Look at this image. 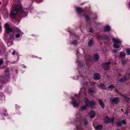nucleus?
I'll return each mask as SVG.
<instances>
[{
    "label": "nucleus",
    "instance_id": "nucleus-1",
    "mask_svg": "<svg viewBox=\"0 0 130 130\" xmlns=\"http://www.w3.org/2000/svg\"><path fill=\"white\" fill-rule=\"evenodd\" d=\"M22 6L20 4L16 5L13 6L12 8L11 14L13 18V22H15L17 24H18L20 21V20L17 17H19L20 18H24L27 16L28 14L27 13L23 11L19 12Z\"/></svg>",
    "mask_w": 130,
    "mask_h": 130
},
{
    "label": "nucleus",
    "instance_id": "nucleus-2",
    "mask_svg": "<svg viewBox=\"0 0 130 130\" xmlns=\"http://www.w3.org/2000/svg\"><path fill=\"white\" fill-rule=\"evenodd\" d=\"M83 115L82 114L78 113L75 116V120L76 121H79L77 123L76 127L75 130H85L82 128V124L83 123L85 125H87L88 123L87 120L85 118L83 119Z\"/></svg>",
    "mask_w": 130,
    "mask_h": 130
},
{
    "label": "nucleus",
    "instance_id": "nucleus-3",
    "mask_svg": "<svg viewBox=\"0 0 130 130\" xmlns=\"http://www.w3.org/2000/svg\"><path fill=\"white\" fill-rule=\"evenodd\" d=\"M76 62L78 63V65L79 67V72L81 74H83L85 73H86L87 70L86 69H84L83 65V63L82 61H80L78 59H77Z\"/></svg>",
    "mask_w": 130,
    "mask_h": 130
},
{
    "label": "nucleus",
    "instance_id": "nucleus-4",
    "mask_svg": "<svg viewBox=\"0 0 130 130\" xmlns=\"http://www.w3.org/2000/svg\"><path fill=\"white\" fill-rule=\"evenodd\" d=\"M112 41L114 43L113 46L116 48H119L120 46V44L121 43V41L119 39L113 38Z\"/></svg>",
    "mask_w": 130,
    "mask_h": 130
},
{
    "label": "nucleus",
    "instance_id": "nucleus-5",
    "mask_svg": "<svg viewBox=\"0 0 130 130\" xmlns=\"http://www.w3.org/2000/svg\"><path fill=\"white\" fill-rule=\"evenodd\" d=\"M13 35H11L10 37L5 40L8 46H10L12 45L13 42Z\"/></svg>",
    "mask_w": 130,
    "mask_h": 130
},
{
    "label": "nucleus",
    "instance_id": "nucleus-6",
    "mask_svg": "<svg viewBox=\"0 0 130 130\" xmlns=\"http://www.w3.org/2000/svg\"><path fill=\"white\" fill-rule=\"evenodd\" d=\"M72 99V101L71 103H72L73 104L74 107H78V104L79 102L78 101V98L77 96H75L74 97H73Z\"/></svg>",
    "mask_w": 130,
    "mask_h": 130
},
{
    "label": "nucleus",
    "instance_id": "nucleus-7",
    "mask_svg": "<svg viewBox=\"0 0 130 130\" xmlns=\"http://www.w3.org/2000/svg\"><path fill=\"white\" fill-rule=\"evenodd\" d=\"M14 32H19L20 34H17L15 35V36L16 38H19L20 36V34L22 35L23 33L19 29L18 27H14L13 29Z\"/></svg>",
    "mask_w": 130,
    "mask_h": 130
},
{
    "label": "nucleus",
    "instance_id": "nucleus-8",
    "mask_svg": "<svg viewBox=\"0 0 130 130\" xmlns=\"http://www.w3.org/2000/svg\"><path fill=\"white\" fill-rule=\"evenodd\" d=\"M114 120V117H111L109 118L108 117H106L105 119V124H107L109 122L113 123Z\"/></svg>",
    "mask_w": 130,
    "mask_h": 130
},
{
    "label": "nucleus",
    "instance_id": "nucleus-9",
    "mask_svg": "<svg viewBox=\"0 0 130 130\" xmlns=\"http://www.w3.org/2000/svg\"><path fill=\"white\" fill-rule=\"evenodd\" d=\"M4 26L5 28V30L7 33L11 32L12 31V29L10 27L9 25L8 24H5Z\"/></svg>",
    "mask_w": 130,
    "mask_h": 130
},
{
    "label": "nucleus",
    "instance_id": "nucleus-10",
    "mask_svg": "<svg viewBox=\"0 0 130 130\" xmlns=\"http://www.w3.org/2000/svg\"><path fill=\"white\" fill-rule=\"evenodd\" d=\"M6 51L5 47L4 45L3 44H1L0 45V52L1 54L4 53Z\"/></svg>",
    "mask_w": 130,
    "mask_h": 130
},
{
    "label": "nucleus",
    "instance_id": "nucleus-11",
    "mask_svg": "<svg viewBox=\"0 0 130 130\" xmlns=\"http://www.w3.org/2000/svg\"><path fill=\"white\" fill-rule=\"evenodd\" d=\"M130 77V75L128 74H127L124 76V78L120 79L119 81L121 82H124Z\"/></svg>",
    "mask_w": 130,
    "mask_h": 130
},
{
    "label": "nucleus",
    "instance_id": "nucleus-12",
    "mask_svg": "<svg viewBox=\"0 0 130 130\" xmlns=\"http://www.w3.org/2000/svg\"><path fill=\"white\" fill-rule=\"evenodd\" d=\"M110 63V62H105L102 64V66L105 69H108L109 68V64Z\"/></svg>",
    "mask_w": 130,
    "mask_h": 130
},
{
    "label": "nucleus",
    "instance_id": "nucleus-13",
    "mask_svg": "<svg viewBox=\"0 0 130 130\" xmlns=\"http://www.w3.org/2000/svg\"><path fill=\"white\" fill-rule=\"evenodd\" d=\"M110 100L112 102V103H114L115 104H118L119 103L120 99L118 97H117L111 100Z\"/></svg>",
    "mask_w": 130,
    "mask_h": 130
},
{
    "label": "nucleus",
    "instance_id": "nucleus-14",
    "mask_svg": "<svg viewBox=\"0 0 130 130\" xmlns=\"http://www.w3.org/2000/svg\"><path fill=\"white\" fill-rule=\"evenodd\" d=\"M93 77V79L95 80H99L101 79L100 75L97 73L94 74Z\"/></svg>",
    "mask_w": 130,
    "mask_h": 130
},
{
    "label": "nucleus",
    "instance_id": "nucleus-15",
    "mask_svg": "<svg viewBox=\"0 0 130 130\" xmlns=\"http://www.w3.org/2000/svg\"><path fill=\"white\" fill-rule=\"evenodd\" d=\"M99 58V54L98 53H96L93 56V60L94 61H96L98 60Z\"/></svg>",
    "mask_w": 130,
    "mask_h": 130
},
{
    "label": "nucleus",
    "instance_id": "nucleus-16",
    "mask_svg": "<svg viewBox=\"0 0 130 130\" xmlns=\"http://www.w3.org/2000/svg\"><path fill=\"white\" fill-rule=\"evenodd\" d=\"M96 89L94 87L89 88L88 90V92L89 94L92 93L94 92Z\"/></svg>",
    "mask_w": 130,
    "mask_h": 130
},
{
    "label": "nucleus",
    "instance_id": "nucleus-17",
    "mask_svg": "<svg viewBox=\"0 0 130 130\" xmlns=\"http://www.w3.org/2000/svg\"><path fill=\"white\" fill-rule=\"evenodd\" d=\"M98 86L100 88L104 89H107V88L105 86L103 83H101L98 85Z\"/></svg>",
    "mask_w": 130,
    "mask_h": 130
},
{
    "label": "nucleus",
    "instance_id": "nucleus-18",
    "mask_svg": "<svg viewBox=\"0 0 130 130\" xmlns=\"http://www.w3.org/2000/svg\"><path fill=\"white\" fill-rule=\"evenodd\" d=\"M115 87L114 85L112 84H111L107 88V89L108 90L111 91Z\"/></svg>",
    "mask_w": 130,
    "mask_h": 130
},
{
    "label": "nucleus",
    "instance_id": "nucleus-19",
    "mask_svg": "<svg viewBox=\"0 0 130 130\" xmlns=\"http://www.w3.org/2000/svg\"><path fill=\"white\" fill-rule=\"evenodd\" d=\"M98 101L101 106L102 108H104V104L103 103L102 100L99 99L98 100Z\"/></svg>",
    "mask_w": 130,
    "mask_h": 130
},
{
    "label": "nucleus",
    "instance_id": "nucleus-20",
    "mask_svg": "<svg viewBox=\"0 0 130 130\" xmlns=\"http://www.w3.org/2000/svg\"><path fill=\"white\" fill-rule=\"evenodd\" d=\"M95 114L94 111H91L90 113V118H93L95 116Z\"/></svg>",
    "mask_w": 130,
    "mask_h": 130
},
{
    "label": "nucleus",
    "instance_id": "nucleus-21",
    "mask_svg": "<svg viewBox=\"0 0 130 130\" xmlns=\"http://www.w3.org/2000/svg\"><path fill=\"white\" fill-rule=\"evenodd\" d=\"M95 128L96 130L101 129L103 128V126L101 125H98L95 127Z\"/></svg>",
    "mask_w": 130,
    "mask_h": 130
},
{
    "label": "nucleus",
    "instance_id": "nucleus-22",
    "mask_svg": "<svg viewBox=\"0 0 130 130\" xmlns=\"http://www.w3.org/2000/svg\"><path fill=\"white\" fill-rule=\"evenodd\" d=\"M5 96L4 94L0 92V100H3L5 99Z\"/></svg>",
    "mask_w": 130,
    "mask_h": 130
},
{
    "label": "nucleus",
    "instance_id": "nucleus-23",
    "mask_svg": "<svg viewBox=\"0 0 130 130\" xmlns=\"http://www.w3.org/2000/svg\"><path fill=\"white\" fill-rule=\"evenodd\" d=\"M93 44V41L91 39L88 42V45L90 47L92 46Z\"/></svg>",
    "mask_w": 130,
    "mask_h": 130
},
{
    "label": "nucleus",
    "instance_id": "nucleus-24",
    "mask_svg": "<svg viewBox=\"0 0 130 130\" xmlns=\"http://www.w3.org/2000/svg\"><path fill=\"white\" fill-rule=\"evenodd\" d=\"M10 76V75H5L4 77V80H6V81H7L8 80V79L9 78Z\"/></svg>",
    "mask_w": 130,
    "mask_h": 130
},
{
    "label": "nucleus",
    "instance_id": "nucleus-25",
    "mask_svg": "<svg viewBox=\"0 0 130 130\" xmlns=\"http://www.w3.org/2000/svg\"><path fill=\"white\" fill-rule=\"evenodd\" d=\"M111 30L110 27L109 26H107L105 27L104 28V31H109Z\"/></svg>",
    "mask_w": 130,
    "mask_h": 130
},
{
    "label": "nucleus",
    "instance_id": "nucleus-26",
    "mask_svg": "<svg viewBox=\"0 0 130 130\" xmlns=\"http://www.w3.org/2000/svg\"><path fill=\"white\" fill-rule=\"evenodd\" d=\"M84 102L86 104V105L88 106L89 105V101L87 98H85Z\"/></svg>",
    "mask_w": 130,
    "mask_h": 130
},
{
    "label": "nucleus",
    "instance_id": "nucleus-27",
    "mask_svg": "<svg viewBox=\"0 0 130 130\" xmlns=\"http://www.w3.org/2000/svg\"><path fill=\"white\" fill-rule=\"evenodd\" d=\"M76 9L78 13L81 12L83 10L81 8L79 7H76Z\"/></svg>",
    "mask_w": 130,
    "mask_h": 130
},
{
    "label": "nucleus",
    "instance_id": "nucleus-28",
    "mask_svg": "<svg viewBox=\"0 0 130 130\" xmlns=\"http://www.w3.org/2000/svg\"><path fill=\"white\" fill-rule=\"evenodd\" d=\"M95 105V103L93 101H91L90 102V105L91 107H94Z\"/></svg>",
    "mask_w": 130,
    "mask_h": 130
},
{
    "label": "nucleus",
    "instance_id": "nucleus-29",
    "mask_svg": "<svg viewBox=\"0 0 130 130\" xmlns=\"http://www.w3.org/2000/svg\"><path fill=\"white\" fill-rule=\"evenodd\" d=\"M88 106L87 105H85V106L82 107L79 109V110L80 111H83L86 109L87 107Z\"/></svg>",
    "mask_w": 130,
    "mask_h": 130
},
{
    "label": "nucleus",
    "instance_id": "nucleus-30",
    "mask_svg": "<svg viewBox=\"0 0 130 130\" xmlns=\"http://www.w3.org/2000/svg\"><path fill=\"white\" fill-rule=\"evenodd\" d=\"M125 54L121 52L119 55V57L121 58H122L125 56Z\"/></svg>",
    "mask_w": 130,
    "mask_h": 130
},
{
    "label": "nucleus",
    "instance_id": "nucleus-31",
    "mask_svg": "<svg viewBox=\"0 0 130 130\" xmlns=\"http://www.w3.org/2000/svg\"><path fill=\"white\" fill-rule=\"evenodd\" d=\"M92 57L90 56H86L85 57V58L86 59L89 60H92Z\"/></svg>",
    "mask_w": 130,
    "mask_h": 130
},
{
    "label": "nucleus",
    "instance_id": "nucleus-32",
    "mask_svg": "<svg viewBox=\"0 0 130 130\" xmlns=\"http://www.w3.org/2000/svg\"><path fill=\"white\" fill-rule=\"evenodd\" d=\"M124 99L127 102H128L129 101V99L128 97H124Z\"/></svg>",
    "mask_w": 130,
    "mask_h": 130
},
{
    "label": "nucleus",
    "instance_id": "nucleus-33",
    "mask_svg": "<svg viewBox=\"0 0 130 130\" xmlns=\"http://www.w3.org/2000/svg\"><path fill=\"white\" fill-rule=\"evenodd\" d=\"M122 124H123L124 125H125L126 124V120L125 119L123 120H122L121 121Z\"/></svg>",
    "mask_w": 130,
    "mask_h": 130
},
{
    "label": "nucleus",
    "instance_id": "nucleus-34",
    "mask_svg": "<svg viewBox=\"0 0 130 130\" xmlns=\"http://www.w3.org/2000/svg\"><path fill=\"white\" fill-rule=\"evenodd\" d=\"M126 52L127 54L128 55H130V49L127 48L126 50Z\"/></svg>",
    "mask_w": 130,
    "mask_h": 130
},
{
    "label": "nucleus",
    "instance_id": "nucleus-35",
    "mask_svg": "<svg viewBox=\"0 0 130 130\" xmlns=\"http://www.w3.org/2000/svg\"><path fill=\"white\" fill-rule=\"evenodd\" d=\"M117 126H121L122 125V124L121 123V121H119L118 122L117 124Z\"/></svg>",
    "mask_w": 130,
    "mask_h": 130
},
{
    "label": "nucleus",
    "instance_id": "nucleus-36",
    "mask_svg": "<svg viewBox=\"0 0 130 130\" xmlns=\"http://www.w3.org/2000/svg\"><path fill=\"white\" fill-rule=\"evenodd\" d=\"M85 17L87 21L88 22L89 20V17L88 15H86L85 16Z\"/></svg>",
    "mask_w": 130,
    "mask_h": 130
},
{
    "label": "nucleus",
    "instance_id": "nucleus-37",
    "mask_svg": "<svg viewBox=\"0 0 130 130\" xmlns=\"http://www.w3.org/2000/svg\"><path fill=\"white\" fill-rule=\"evenodd\" d=\"M104 37L107 40H109V39L108 36L106 35H104Z\"/></svg>",
    "mask_w": 130,
    "mask_h": 130
},
{
    "label": "nucleus",
    "instance_id": "nucleus-38",
    "mask_svg": "<svg viewBox=\"0 0 130 130\" xmlns=\"http://www.w3.org/2000/svg\"><path fill=\"white\" fill-rule=\"evenodd\" d=\"M78 43L77 41L76 40H74L73 41V42L71 43V44H74L76 45Z\"/></svg>",
    "mask_w": 130,
    "mask_h": 130
},
{
    "label": "nucleus",
    "instance_id": "nucleus-39",
    "mask_svg": "<svg viewBox=\"0 0 130 130\" xmlns=\"http://www.w3.org/2000/svg\"><path fill=\"white\" fill-rule=\"evenodd\" d=\"M3 60L2 58H0V65H1L3 63Z\"/></svg>",
    "mask_w": 130,
    "mask_h": 130
},
{
    "label": "nucleus",
    "instance_id": "nucleus-40",
    "mask_svg": "<svg viewBox=\"0 0 130 130\" xmlns=\"http://www.w3.org/2000/svg\"><path fill=\"white\" fill-rule=\"evenodd\" d=\"M11 50L13 51V52L12 53V55H14L15 54V51H14V50L12 48L11 49Z\"/></svg>",
    "mask_w": 130,
    "mask_h": 130
},
{
    "label": "nucleus",
    "instance_id": "nucleus-41",
    "mask_svg": "<svg viewBox=\"0 0 130 130\" xmlns=\"http://www.w3.org/2000/svg\"><path fill=\"white\" fill-rule=\"evenodd\" d=\"M93 29L92 28H90L89 31V32H93Z\"/></svg>",
    "mask_w": 130,
    "mask_h": 130
},
{
    "label": "nucleus",
    "instance_id": "nucleus-42",
    "mask_svg": "<svg viewBox=\"0 0 130 130\" xmlns=\"http://www.w3.org/2000/svg\"><path fill=\"white\" fill-rule=\"evenodd\" d=\"M5 82H3L2 80H0V83L2 84H3Z\"/></svg>",
    "mask_w": 130,
    "mask_h": 130
},
{
    "label": "nucleus",
    "instance_id": "nucleus-43",
    "mask_svg": "<svg viewBox=\"0 0 130 130\" xmlns=\"http://www.w3.org/2000/svg\"><path fill=\"white\" fill-rule=\"evenodd\" d=\"M118 51L116 50H113V52L114 53L117 52Z\"/></svg>",
    "mask_w": 130,
    "mask_h": 130
},
{
    "label": "nucleus",
    "instance_id": "nucleus-44",
    "mask_svg": "<svg viewBox=\"0 0 130 130\" xmlns=\"http://www.w3.org/2000/svg\"><path fill=\"white\" fill-rule=\"evenodd\" d=\"M97 38L98 39H100L101 38V37L100 36H98L97 37Z\"/></svg>",
    "mask_w": 130,
    "mask_h": 130
},
{
    "label": "nucleus",
    "instance_id": "nucleus-45",
    "mask_svg": "<svg viewBox=\"0 0 130 130\" xmlns=\"http://www.w3.org/2000/svg\"><path fill=\"white\" fill-rule=\"evenodd\" d=\"M3 114L4 116H6L8 115L7 114V113L5 114V113H3Z\"/></svg>",
    "mask_w": 130,
    "mask_h": 130
},
{
    "label": "nucleus",
    "instance_id": "nucleus-46",
    "mask_svg": "<svg viewBox=\"0 0 130 130\" xmlns=\"http://www.w3.org/2000/svg\"><path fill=\"white\" fill-rule=\"evenodd\" d=\"M2 27L1 26H0V32L1 31Z\"/></svg>",
    "mask_w": 130,
    "mask_h": 130
},
{
    "label": "nucleus",
    "instance_id": "nucleus-47",
    "mask_svg": "<svg viewBox=\"0 0 130 130\" xmlns=\"http://www.w3.org/2000/svg\"><path fill=\"white\" fill-rule=\"evenodd\" d=\"M2 88L1 86L0 85V89H1Z\"/></svg>",
    "mask_w": 130,
    "mask_h": 130
},
{
    "label": "nucleus",
    "instance_id": "nucleus-48",
    "mask_svg": "<svg viewBox=\"0 0 130 130\" xmlns=\"http://www.w3.org/2000/svg\"><path fill=\"white\" fill-rule=\"evenodd\" d=\"M126 114H127L128 113V112H125V113Z\"/></svg>",
    "mask_w": 130,
    "mask_h": 130
},
{
    "label": "nucleus",
    "instance_id": "nucleus-49",
    "mask_svg": "<svg viewBox=\"0 0 130 130\" xmlns=\"http://www.w3.org/2000/svg\"><path fill=\"white\" fill-rule=\"evenodd\" d=\"M82 56L81 55H80V56L79 57H81Z\"/></svg>",
    "mask_w": 130,
    "mask_h": 130
},
{
    "label": "nucleus",
    "instance_id": "nucleus-50",
    "mask_svg": "<svg viewBox=\"0 0 130 130\" xmlns=\"http://www.w3.org/2000/svg\"><path fill=\"white\" fill-rule=\"evenodd\" d=\"M121 111H123V109H121Z\"/></svg>",
    "mask_w": 130,
    "mask_h": 130
},
{
    "label": "nucleus",
    "instance_id": "nucleus-51",
    "mask_svg": "<svg viewBox=\"0 0 130 130\" xmlns=\"http://www.w3.org/2000/svg\"><path fill=\"white\" fill-rule=\"evenodd\" d=\"M129 8L130 9V3L129 4Z\"/></svg>",
    "mask_w": 130,
    "mask_h": 130
},
{
    "label": "nucleus",
    "instance_id": "nucleus-52",
    "mask_svg": "<svg viewBox=\"0 0 130 130\" xmlns=\"http://www.w3.org/2000/svg\"><path fill=\"white\" fill-rule=\"evenodd\" d=\"M1 4V2L0 1V5Z\"/></svg>",
    "mask_w": 130,
    "mask_h": 130
},
{
    "label": "nucleus",
    "instance_id": "nucleus-53",
    "mask_svg": "<svg viewBox=\"0 0 130 130\" xmlns=\"http://www.w3.org/2000/svg\"><path fill=\"white\" fill-rule=\"evenodd\" d=\"M81 77H83V76L82 75V76H81Z\"/></svg>",
    "mask_w": 130,
    "mask_h": 130
}]
</instances>
